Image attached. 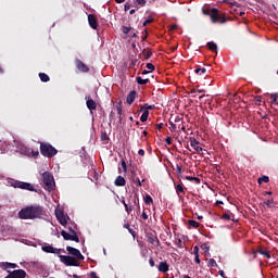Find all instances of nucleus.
<instances>
[{
    "mask_svg": "<svg viewBox=\"0 0 278 278\" xmlns=\"http://www.w3.org/2000/svg\"><path fill=\"white\" fill-rule=\"evenodd\" d=\"M42 216H47V212L40 205L26 206L18 212V218L22 220H34L35 218H42Z\"/></svg>",
    "mask_w": 278,
    "mask_h": 278,
    "instance_id": "nucleus-1",
    "label": "nucleus"
},
{
    "mask_svg": "<svg viewBox=\"0 0 278 278\" xmlns=\"http://www.w3.org/2000/svg\"><path fill=\"white\" fill-rule=\"evenodd\" d=\"M40 153L41 155H43V157H55V155H58V149H55V147H52L51 143L49 142H40Z\"/></svg>",
    "mask_w": 278,
    "mask_h": 278,
    "instance_id": "nucleus-2",
    "label": "nucleus"
},
{
    "mask_svg": "<svg viewBox=\"0 0 278 278\" xmlns=\"http://www.w3.org/2000/svg\"><path fill=\"white\" fill-rule=\"evenodd\" d=\"M42 184L45 190H48V192H51L53 188H55V179L53 178V175L49 172H45L41 176Z\"/></svg>",
    "mask_w": 278,
    "mask_h": 278,
    "instance_id": "nucleus-3",
    "label": "nucleus"
},
{
    "mask_svg": "<svg viewBox=\"0 0 278 278\" xmlns=\"http://www.w3.org/2000/svg\"><path fill=\"white\" fill-rule=\"evenodd\" d=\"M11 186L12 188H20L21 190H28L29 192H34L36 190L34 185L21 180H12Z\"/></svg>",
    "mask_w": 278,
    "mask_h": 278,
    "instance_id": "nucleus-4",
    "label": "nucleus"
},
{
    "mask_svg": "<svg viewBox=\"0 0 278 278\" xmlns=\"http://www.w3.org/2000/svg\"><path fill=\"white\" fill-rule=\"evenodd\" d=\"M60 262L64 264L65 266H79V260H77L75 256H68V255H59Z\"/></svg>",
    "mask_w": 278,
    "mask_h": 278,
    "instance_id": "nucleus-5",
    "label": "nucleus"
},
{
    "mask_svg": "<svg viewBox=\"0 0 278 278\" xmlns=\"http://www.w3.org/2000/svg\"><path fill=\"white\" fill-rule=\"evenodd\" d=\"M210 16L212 23H227V18L218 13V9H212Z\"/></svg>",
    "mask_w": 278,
    "mask_h": 278,
    "instance_id": "nucleus-6",
    "label": "nucleus"
},
{
    "mask_svg": "<svg viewBox=\"0 0 278 278\" xmlns=\"http://www.w3.org/2000/svg\"><path fill=\"white\" fill-rule=\"evenodd\" d=\"M9 275L5 278H25L27 277V271L25 269H15L13 271L8 270Z\"/></svg>",
    "mask_w": 278,
    "mask_h": 278,
    "instance_id": "nucleus-7",
    "label": "nucleus"
},
{
    "mask_svg": "<svg viewBox=\"0 0 278 278\" xmlns=\"http://www.w3.org/2000/svg\"><path fill=\"white\" fill-rule=\"evenodd\" d=\"M66 251L70 255H73L76 260H80V261L85 260V257L81 255V252L76 248L67 245Z\"/></svg>",
    "mask_w": 278,
    "mask_h": 278,
    "instance_id": "nucleus-8",
    "label": "nucleus"
},
{
    "mask_svg": "<svg viewBox=\"0 0 278 278\" xmlns=\"http://www.w3.org/2000/svg\"><path fill=\"white\" fill-rule=\"evenodd\" d=\"M146 238H147V241H148L150 244H152V247H154L155 249H156L157 247H160V239L157 238L156 235H153V233H151V232H148L147 236H146Z\"/></svg>",
    "mask_w": 278,
    "mask_h": 278,
    "instance_id": "nucleus-9",
    "label": "nucleus"
},
{
    "mask_svg": "<svg viewBox=\"0 0 278 278\" xmlns=\"http://www.w3.org/2000/svg\"><path fill=\"white\" fill-rule=\"evenodd\" d=\"M75 65L76 68L80 72V73H89L90 72V67H88V65H86V63H84L81 60L76 59L75 61Z\"/></svg>",
    "mask_w": 278,
    "mask_h": 278,
    "instance_id": "nucleus-10",
    "label": "nucleus"
},
{
    "mask_svg": "<svg viewBox=\"0 0 278 278\" xmlns=\"http://www.w3.org/2000/svg\"><path fill=\"white\" fill-rule=\"evenodd\" d=\"M17 149L22 155H27L28 157L31 156V149L23 143H18Z\"/></svg>",
    "mask_w": 278,
    "mask_h": 278,
    "instance_id": "nucleus-11",
    "label": "nucleus"
},
{
    "mask_svg": "<svg viewBox=\"0 0 278 278\" xmlns=\"http://www.w3.org/2000/svg\"><path fill=\"white\" fill-rule=\"evenodd\" d=\"M86 105L88 110L92 113V111L97 110V102L90 98V96H87L86 98Z\"/></svg>",
    "mask_w": 278,
    "mask_h": 278,
    "instance_id": "nucleus-12",
    "label": "nucleus"
},
{
    "mask_svg": "<svg viewBox=\"0 0 278 278\" xmlns=\"http://www.w3.org/2000/svg\"><path fill=\"white\" fill-rule=\"evenodd\" d=\"M41 250L45 252V253H54L56 255H60L61 251L60 249L58 248H53V245H43L41 248Z\"/></svg>",
    "mask_w": 278,
    "mask_h": 278,
    "instance_id": "nucleus-13",
    "label": "nucleus"
},
{
    "mask_svg": "<svg viewBox=\"0 0 278 278\" xmlns=\"http://www.w3.org/2000/svg\"><path fill=\"white\" fill-rule=\"evenodd\" d=\"M88 23L91 29H97V27H99V22L97 21V16H94V14L88 15Z\"/></svg>",
    "mask_w": 278,
    "mask_h": 278,
    "instance_id": "nucleus-14",
    "label": "nucleus"
},
{
    "mask_svg": "<svg viewBox=\"0 0 278 278\" xmlns=\"http://www.w3.org/2000/svg\"><path fill=\"white\" fill-rule=\"evenodd\" d=\"M55 216L60 223V225H62L63 227H66V216H64V212L62 211H55Z\"/></svg>",
    "mask_w": 278,
    "mask_h": 278,
    "instance_id": "nucleus-15",
    "label": "nucleus"
},
{
    "mask_svg": "<svg viewBox=\"0 0 278 278\" xmlns=\"http://www.w3.org/2000/svg\"><path fill=\"white\" fill-rule=\"evenodd\" d=\"M159 273H168L170 270V265L166 261H163L157 266Z\"/></svg>",
    "mask_w": 278,
    "mask_h": 278,
    "instance_id": "nucleus-16",
    "label": "nucleus"
},
{
    "mask_svg": "<svg viewBox=\"0 0 278 278\" xmlns=\"http://www.w3.org/2000/svg\"><path fill=\"white\" fill-rule=\"evenodd\" d=\"M136 97H138V92H136V90L130 91L126 98V103L131 105L134 101H136Z\"/></svg>",
    "mask_w": 278,
    "mask_h": 278,
    "instance_id": "nucleus-17",
    "label": "nucleus"
},
{
    "mask_svg": "<svg viewBox=\"0 0 278 278\" xmlns=\"http://www.w3.org/2000/svg\"><path fill=\"white\" fill-rule=\"evenodd\" d=\"M114 184L117 188H123V186H126L127 180H125V177L123 176H117Z\"/></svg>",
    "mask_w": 278,
    "mask_h": 278,
    "instance_id": "nucleus-18",
    "label": "nucleus"
},
{
    "mask_svg": "<svg viewBox=\"0 0 278 278\" xmlns=\"http://www.w3.org/2000/svg\"><path fill=\"white\" fill-rule=\"evenodd\" d=\"M190 144H191L192 149H194V151H197V153H201V151H203V148H201L199 146L200 142L197 139H191Z\"/></svg>",
    "mask_w": 278,
    "mask_h": 278,
    "instance_id": "nucleus-19",
    "label": "nucleus"
},
{
    "mask_svg": "<svg viewBox=\"0 0 278 278\" xmlns=\"http://www.w3.org/2000/svg\"><path fill=\"white\" fill-rule=\"evenodd\" d=\"M1 268H3V270H8V268H18V265H16V263H1Z\"/></svg>",
    "mask_w": 278,
    "mask_h": 278,
    "instance_id": "nucleus-20",
    "label": "nucleus"
},
{
    "mask_svg": "<svg viewBox=\"0 0 278 278\" xmlns=\"http://www.w3.org/2000/svg\"><path fill=\"white\" fill-rule=\"evenodd\" d=\"M264 205H266L269 208L276 207L277 206V202H275V200L271 199H267L263 201Z\"/></svg>",
    "mask_w": 278,
    "mask_h": 278,
    "instance_id": "nucleus-21",
    "label": "nucleus"
},
{
    "mask_svg": "<svg viewBox=\"0 0 278 278\" xmlns=\"http://www.w3.org/2000/svg\"><path fill=\"white\" fill-rule=\"evenodd\" d=\"M136 81L139 86H147V84H149L150 80L149 78L143 79L142 77L137 76Z\"/></svg>",
    "mask_w": 278,
    "mask_h": 278,
    "instance_id": "nucleus-22",
    "label": "nucleus"
},
{
    "mask_svg": "<svg viewBox=\"0 0 278 278\" xmlns=\"http://www.w3.org/2000/svg\"><path fill=\"white\" fill-rule=\"evenodd\" d=\"M142 55H143L144 60H150L151 55H153V51H151L149 49H143L142 50Z\"/></svg>",
    "mask_w": 278,
    "mask_h": 278,
    "instance_id": "nucleus-23",
    "label": "nucleus"
},
{
    "mask_svg": "<svg viewBox=\"0 0 278 278\" xmlns=\"http://www.w3.org/2000/svg\"><path fill=\"white\" fill-rule=\"evenodd\" d=\"M188 225L190 227H193V229H199V227H201V224L194 219H189Z\"/></svg>",
    "mask_w": 278,
    "mask_h": 278,
    "instance_id": "nucleus-24",
    "label": "nucleus"
},
{
    "mask_svg": "<svg viewBox=\"0 0 278 278\" xmlns=\"http://www.w3.org/2000/svg\"><path fill=\"white\" fill-rule=\"evenodd\" d=\"M206 46L208 51H217L218 49V46L216 45V42H213V41H208Z\"/></svg>",
    "mask_w": 278,
    "mask_h": 278,
    "instance_id": "nucleus-25",
    "label": "nucleus"
},
{
    "mask_svg": "<svg viewBox=\"0 0 278 278\" xmlns=\"http://www.w3.org/2000/svg\"><path fill=\"white\" fill-rule=\"evenodd\" d=\"M185 179H187V181H194L197 185L201 184V178L199 177L186 176Z\"/></svg>",
    "mask_w": 278,
    "mask_h": 278,
    "instance_id": "nucleus-26",
    "label": "nucleus"
},
{
    "mask_svg": "<svg viewBox=\"0 0 278 278\" xmlns=\"http://www.w3.org/2000/svg\"><path fill=\"white\" fill-rule=\"evenodd\" d=\"M39 78L41 81H43L45 84H47V81H50L51 78L49 77V75L45 74V73H39Z\"/></svg>",
    "mask_w": 278,
    "mask_h": 278,
    "instance_id": "nucleus-27",
    "label": "nucleus"
},
{
    "mask_svg": "<svg viewBox=\"0 0 278 278\" xmlns=\"http://www.w3.org/2000/svg\"><path fill=\"white\" fill-rule=\"evenodd\" d=\"M149 119V111H143L140 121L141 123H147V121Z\"/></svg>",
    "mask_w": 278,
    "mask_h": 278,
    "instance_id": "nucleus-28",
    "label": "nucleus"
},
{
    "mask_svg": "<svg viewBox=\"0 0 278 278\" xmlns=\"http://www.w3.org/2000/svg\"><path fill=\"white\" fill-rule=\"evenodd\" d=\"M149 110H155V105L143 104V105L141 106V112H142V111L149 112Z\"/></svg>",
    "mask_w": 278,
    "mask_h": 278,
    "instance_id": "nucleus-29",
    "label": "nucleus"
},
{
    "mask_svg": "<svg viewBox=\"0 0 278 278\" xmlns=\"http://www.w3.org/2000/svg\"><path fill=\"white\" fill-rule=\"evenodd\" d=\"M61 236L63 237L64 240H71V233H68L66 230L61 231Z\"/></svg>",
    "mask_w": 278,
    "mask_h": 278,
    "instance_id": "nucleus-30",
    "label": "nucleus"
},
{
    "mask_svg": "<svg viewBox=\"0 0 278 278\" xmlns=\"http://www.w3.org/2000/svg\"><path fill=\"white\" fill-rule=\"evenodd\" d=\"M261 255H264L267 260H270V252L268 250H260Z\"/></svg>",
    "mask_w": 278,
    "mask_h": 278,
    "instance_id": "nucleus-31",
    "label": "nucleus"
},
{
    "mask_svg": "<svg viewBox=\"0 0 278 278\" xmlns=\"http://www.w3.org/2000/svg\"><path fill=\"white\" fill-rule=\"evenodd\" d=\"M70 240H72V242H79V236H77V232H72Z\"/></svg>",
    "mask_w": 278,
    "mask_h": 278,
    "instance_id": "nucleus-32",
    "label": "nucleus"
},
{
    "mask_svg": "<svg viewBox=\"0 0 278 278\" xmlns=\"http://www.w3.org/2000/svg\"><path fill=\"white\" fill-rule=\"evenodd\" d=\"M268 181H270V178L268 176H263L261 178H258V184H268Z\"/></svg>",
    "mask_w": 278,
    "mask_h": 278,
    "instance_id": "nucleus-33",
    "label": "nucleus"
},
{
    "mask_svg": "<svg viewBox=\"0 0 278 278\" xmlns=\"http://www.w3.org/2000/svg\"><path fill=\"white\" fill-rule=\"evenodd\" d=\"M144 203L147 205H151V203H153V198H151V195L147 194L144 198Z\"/></svg>",
    "mask_w": 278,
    "mask_h": 278,
    "instance_id": "nucleus-34",
    "label": "nucleus"
},
{
    "mask_svg": "<svg viewBox=\"0 0 278 278\" xmlns=\"http://www.w3.org/2000/svg\"><path fill=\"white\" fill-rule=\"evenodd\" d=\"M176 192H177V194L179 195V194H185L186 192L184 191V187L181 186V185H177L176 186Z\"/></svg>",
    "mask_w": 278,
    "mask_h": 278,
    "instance_id": "nucleus-35",
    "label": "nucleus"
},
{
    "mask_svg": "<svg viewBox=\"0 0 278 278\" xmlns=\"http://www.w3.org/2000/svg\"><path fill=\"white\" fill-rule=\"evenodd\" d=\"M208 266L211 268H216V266H218V264L216 263V260L211 258V260H208Z\"/></svg>",
    "mask_w": 278,
    "mask_h": 278,
    "instance_id": "nucleus-36",
    "label": "nucleus"
},
{
    "mask_svg": "<svg viewBox=\"0 0 278 278\" xmlns=\"http://www.w3.org/2000/svg\"><path fill=\"white\" fill-rule=\"evenodd\" d=\"M116 112L118 116H123V105L121 104V102L118 103V105H116Z\"/></svg>",
    "mask_w": 278,
    "mask_h": 278,
    "instance_id": "nucleus-37",
    "label": "nucleus"
},
{
    "mask_svg": "<svg viewBox=\"0 0 278 278\" xmlns=\"http://www.w3.org/2000/svg\"><path fill=\"white\" fill-rule=\"evenodd\" d=\"M169 125H170V127H169L170 131H177V125H175V123H173L172 118L169 119Z\"/></svg>",
    "mask_w": 278,
    "mask_h": 278,
    "instance_id": "nucleus-38",
    "label": "nucleus"
},
{
    "mask_svg": "<svg viewBox=\"0 0 278 278\" xmlns=\"http://www.w3.org/2000/svg\"><path fill=\"white\" fill-rule=\"evenodd\" d=\"M270 99H271V103H273L274 105H278L277 94L273 93V94L270 96Z\"/></svg>",
    "mask_w": 278,
    "mask_h": 278,
    "instance_id": "nucleus-39",
    "label": "nucleus"
},
{
    "mask_svg": "<svg viewBox=\"0 0 278 278\" xmlns=\"http://www.w3.org/2000/svg\"><path fill=\"white\" fill-rule=\"evenodd\" d=\"M125 210H126L127 214H131V212H134V207L129 204H125Z\"/></svg>",
    "mask_w": 278,
    "mask_h": 278,
    "instance_id": "nucleus-40",
    "label": "nucleus"
},
{
    "mask_svg": "<svg viewBox=\"0 0 278 278\" xmlns=\"http://www.w3.org/2000/svg\"><path fill=\"white\" fill-rule=\"evenodd\" d=\"M132 181H135V184H137V186H138L139 188H141V186H142V184H144L146 179H142V180L140 181V178H137V179H135V180H132Z\"/></svg>",
    "mask_w": 278,
    "mask_h": 278,
    "instance_id": "nucleus-41",
    "label": "nucleus"
},
{
    "mask_svg": "<svg viewBox=\"0 0 278 278\" xmlns=\"http://www.w3.org/2000/svg\"><path fill=\"white\" fill-rule=\"evenodd\" d=\"M146 67L148 68V71H155V65H153V63H147Z\"/></svg>",
    "mask_w": 278,
    "mask_h": 278,
    "instance_id": "nucleus-42",
    "label": "nucleus"
},
{
    "mask_svg": "<svg viewBox=\"0 0 278 278\" xmlns=\"http://www.w3.org/2000/svg\"><path fill=\"white\" fill-rule=\"evenodd\" d=\"M30 155L33 157H38V155H40V152L38 150H30Z\"/></svg>",
    "mask_w": 278,
    "mask_h": 278,
    "instance_id": "nucleus-43",
    "label": "nucleus"
},
{
    "mask_svg": "<svg viewBox=\"0 0 278 278\" xmlns=\"http://www.w3.org/2000/svg\"><path fill=\"white\" fill-rule=\"evenodd\" d=\"M153 23V17H150L143 22V27H147L148 25H151Z\"/></svg>",
    "mask_w": 278,
    "mask_h": 278,
    "instance_id": "nucleus-44",
    "label": "nucleus"
},
{
    "mask_svg": "<svg viewBox=\"0 0 278 278\" xmlns=\"http://www.w3.org/2000/svg\"><path fill=\"white\" fill-rule=\"evenodd\" d=\"M122 31L123 34H129L131 31V28L127 26H123Z\"/></svg>",
    "mask_w": 278,
    "mask_h": 278,
    "instance_id": "nucleus-45",
    "label": "nucleus"
},
{
    "mask_svg": "<svg viewBox=\"0 0 278 278\" xmlns=\"http://www.w3.org/2000/svg\"><path fill=\"white\" fill-rule=\"evenodd\" d=\"M136 2L138 3V5H141V8H144V5H147V0H136Z\"/></svg>",
    "mask_w": 278,
    "mask_h": 278,
    "instance_id": "nucleus-46",
    "label": "nucleus"
},
{
    "mask_svg": "<svg viewBox=\"0 0 278 278\" xmlns=\"http://www.w3.org/2000/svg\"><path fill=\"white\" fill-rule=\"evenodd\" d=\"M222 218H223L224 220H231V215H230L229 213H225V214L222 216Z\"/></svg>",
    "mask_w": 278,
    "mask_h": 278,
    "instance_id": "nucleus-47",
    "label": "nucleus"
},
{
    "mask_svg": "<svg viewBox=\"0 0 278 278\" xmlns=\"http://www.w3.org/2000/svg\"><path fill=\"white\" fill-rule=\"evenodd\" d=\"M122 168L124 173H127V162H125V160L122 161Z\"/></svg>",
    "mask_w": 278,
    "mask_h": 278,
    "instance_id": "nucleus-48",
    "label": "nucleus"
},
{
    "mask_svg": "<svg viewBox=\"0 0 278 278\" xmlns=\"http://www.w3.org/2000/svg\"><path fill=\"white\" fill-rule=\"evenodd\" d=\"M130 175H131L132 181H136V179H138V177H136V170L131 169Z\"/></svg>",
    "mask_w": 278,
    "mask_h": 278,
    "instance_id": "nucleus-49",
    "label": "nucleus"
},
{
    "mask_svg": "<svg viewBox=\"0 0 278 278\" xmlns=\"http://www.w3.org/2000/svg\"><path fill=\"white\" fill-rule=\"evenodd\" d=\"M114 116H115V113L114 111H111L110 115H109V121L110 123H112L114 121Z\"/></svg>",
    "mask_w": 278,
    "mask_h": 278,
    "instance_id": "nucleus-50",
    "label": "nucleus"
},
{
    "mask_svg": "<svg viewBox=\"0 0 278 278\" xmlns=\"http://www.w3.org/2000/svg\"><path fill=\"white\" fill-rule=\"evenodd\" d=\"M254 101H255L256 105L260 104V103H262V97H261V96H256V97L254 98Z\"/></svg>",
    "mask_w": 278,
    "mask_h": 278,
    "instance_id": "nucleus-51",
    "label": "nucleus"
},
{
    "mask_svg": "<svg viewBox=\"0 0 278 278\" xmlns=\"http://www.w3.org/2000/svg\"><path fill=\"white\" fill-rule=\"evenodd\" d=\"M130 9H131V4H129V2H126L124 5L125 12L129 11Z\"/></svg>",
    "mask_w": 278,
    "mask_h": 278,
    "instance_id": "nucleus-52",
    "label": "nucleus"
},
{
    "mask_svg": "<svg viewBox=\"0 0 278 278\" xmlns=\"http://www.w3.org/2000/svg\"><path fill=\"white\" fill-rule=\"evenodd\" d=\"M180 121H184V117H182V116L177 115V116L174 118V123H179Z\"/></svg>",
    "mask_w": 278,
    "mask_h": 278,
    "instance_id": "nucleus-53",
    "label": "nucleus"
},
{
    "mask_svg": "<svg viewBox=\"0 0 278 278\" xmlns=\"http://www.w3.org/2000/svg\"><path fill=\"white\" fill-rule=\"evenodd\" d=\"M141 218H143V220H149V215H147V212H142Z\"/></svg>",
    "mask_w": 278,
    "mask_h": 278,
    "instance_id": "nucleus-54",
    "label": "nucleus"
},
{
    "mask_svg": "<svg viewBox=\"0 0 278 278\" xmlns=\"http://www.w3.org/2000/svg\"><path fill=\"white\" fill-rule=\"evenodd\" d=\"M165 142H166V144H173V138L166 137Z\"/></svg>",
    "mask_w": 278,
    "mask_h": 278,
    "instance_id": "nucleus-55",
    "label": "nucleus"
},
{
    "mask_svg": "<svg viewBox=\"0 0 278 278\" xmlns=\"http://www.w3.org/2000/svg\"><path fill=\"white\" fill-rule=\"evenodd\" d=\"M149 264H150L151 268H153L155 266V261H153V257H151L149 260Z\"/></svg>",
    "mask_w": 278,
    "mask_h": 278,
    "instance_id": "nucleus-56",
    "label": "nucleus"
},
{
    "mask_svg": "<svg viewBox=\"0 0 278 278\" xmlns=\"http://www.w3.org/2000/svg\"><path fill=\"white\" fill-rule=\"evenodd\" d=\"M195 264H201V258H199V254L194 256Z\"/></svg>",
    "mask_w": 278,
    "mask_h": 278,
    "instance_id": "nucleus-57",
    "label": "nucleus"
},
{
    "mask_svg": "<svg viewBox=\"0 0 278 278\" xmlns=\"http://www.w3.org/2000/svg\"><path fill=\"white\" fill-rule=\"evenodd\" d=\"M90 278H99V276H97L96 271H91L89 275Z\"/></svg>",
    "mask_w": 278,
    "mask_h": 278,
    "instance_id": "nucleus-58",
    "label": "nucleus"
},
{
    "mask_svg": "<svg viewBox=\"0 0 278 278\" xmlns=\"http://www.w3.org/2000/svg\"><path fill=\"white\" fill-rule=\"evenodd\" d=\"M193 255H199V247L193 248Z\"/></svg>",
    "mask_w": 278,
    "mask_h": 278,
    "instance_id": "nucleus-59",
    "label": "nucleus"
},
{
    "mask_svg": "<svg viewBox=\"0 0 278 278\" xmlns=\"http://www.w3.org/2000/svg\"><path fill=\"white\" fill-rule=\"evenodd\" d=\"M101 138L102 140H110V138L108 137V134H102Z\"/></svg>",
    "mask_w": 278,
    "mask_h": 278,
    "instance_id": "nucleus-60",
    "label": "nucleus"
},
{
    "mask_svg": "<svg viewBox=\"0 0 278 278\" xmlns=\"http://www.w3.org/2000/svg\"><path fill=\"white\" fill-rule=\"evenodd\" d=\"M138 154L141 155V157H144V150L140 149V150L138 151Z\"/></svg>",
    "mask_w": 278,
    "mask_h": 278,
    "instance_id": "nucleus-61",
    "label": "nucleus"
},
{
    "mask_svg": "<svg viewBox=\"0 0 278 278\" xmlns=\"http://www.w3.org/2000/svg\"><path fill=\"white\" fill-rule=\"evenodd\" d=\"M176 168H177L178 175H181V166L177 165Z\"/></svg>",
    "mask_w": 278,
    "mask_h": 278,
    "instance_id": "nucleus-62",
    "label": "nucleus"
},
{
    "mask_svg": "<svg viewBox=\"0 0 278 278\" xmlns=\"http://www.w3.org/2000/svg\"><path fill=\"white\" fill-rule=\"evenodd\" d=\"M164 127V124L160 123L156 125V129H162Z\"/></svg>",
    "mask_w": 278,
    "mask_h": 278,
    "instance_id": "nucleus-63",
    "label": "nucleus"
},
{
    "mask_svg": "<svg viewBox=\"0 0 278 278\" xmlns=\"http://www.w3.org/2000/svg\"><path fill=\"white\" fill-rule=\"evenodd\" d=\"M266 194H273V192L271 191H265L264 193H263V197H266Z\"/></svg>",
    "mask_w": 278,
    "mask_h": 278,
    "instance_id": "nucleus-64",
    "label": "nucleus"
}]
</instances>
